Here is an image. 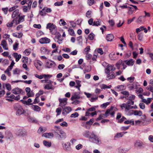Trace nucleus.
<instances>
[{
    "label": "nucleus",
    "instance_id": "nucleus-1",
    "mask_svg": "<svg viewBox=\"0 0 153 153\" xmlns=\"http://www.w3.org/2000/svg\"><path fill=\"white\" fill-rule=\"evenodd\" d=\"M46 28L49 29L52 34L56 35L55 38L56 39H57V37L56 36L57 34L56 27L53 24L49 23L47 25Z\"/></svg>",
    "mask_w": 153,
    "mask_h": 153
},
{
    "label": "nucleus",
    "instance_id": "nucleus-2",
    "mask_svg": "<svg viewBox=\"0 0 153 153\" xmlns=\"http://www.w3.org/2000/svg\"><path fill=\"white\" fill-rule=\"evenodd\" d=\"M92 136L93 138H91L90 141L98 145H100L101 144V140L93 132H92Z\"/></svg>",
    "mask_w": 153,
    "mask_h": 153
},
{
    "label": "nucleus",
    "instance_id": "nucleus-3",
    "mask_svg": "<svg viewBox=\"0 0 153 153\" xmlns=\"http://www.w3.org/2000/svg\"><path fill=\"white\" fill-rule=\"evenodd\" d=\"M128 105L126 106V104H122L120 105V106L122 108H125V111L126 114L127 115L130 116L132 114H134V111L133 110H130L131 108H128Z\"/></svg>",
    "mask_w": 153,
    "mask_h": 153
},
{
    "label": "nucleus",
    "instance_id": "nucleus-4",
    "mask_svg": "<svg viewBox=\"0 0 153 153\" xmlns=\"http://www.w3.org/2000/svg\"><path fill=\"white\" fill-rule=\"evenodd\" d=\"M114 108L113 106H111L110 108L107 110L105 113V117H108L109 114H110L112 117H114L115 114L114 111H112Z\"/></svg>",
    "mask_w": 153,
    "mask_h": 153
},
{
    "label": "nucleus",
    "instance_id": "nucleus-5",
    "mask_svg": "<svg viewBox=\"0 0 153 153\" xmlns=\"http://www.w3.org/2000/svg\"><path fill=\"white\" fill-rule=\"evenodd\" d=\"M60 128L58 126V131H59V134H58V138L60 139H64L66 138V134L65 132L64 131L59 130Z\"/></svg>",
    "mask_w": 153,
    "mask_h": 153
},
{
    "label": "nucleus",
    "instance_id": "nucleus-6",
    "mask_svg": "<svg viewBox=\"0 0 153 153\" xmlns=\"http://www.w3.org/2000/svg\"><path fill=\"white\" fill-rule=\"evenodd\" d=\"M62 114L64 116L68 114L72 111V108L70 106L65 107L62 108Z\"/></svg>",
    "mask_w": 153,
    "mask_h": 153
},
{
    "label": "nucleus",
    "instance_id": "nucleus-7",
    "mask_svg": "<svg viewBox=\"0 0 153 153\" xmlns=\"http://www.w3.org/2000/svg\"><path fill=\"white\" fill-rule=\"evenodd\" d=\"M92 132H90L88 130H85L82 133V135L85 138H88L90 140L92 137Z\"/></svg>",
    "mask_w": 153,
    "mask_h": 153
},
{
    "label": "nucleus",
    "instance_id": "nucleus-8",
    "mask_svg": "<svg viewBox=\"0 0 153 153\" xmlns=\"http://www.w3.org/2000/svg\"><path fill=\"white\" fill-rule=\"evenodd\" d=\"M67 99L66 98L59 99V106L62 107V108H63V107L66 105L67 103Z\"/></svg>",
    "mask_w": 153,
    "mask_h": 153
},
{
    "label": "nucleus",
    "instance_id": "nucleus-9",
    "mask_svg": "<svg viewBox=\"0 0 153 153\" xmlns=\"http://www.w3.org/2000/svg\"><path fill=\"white\" fill-rule=\"evenodd\" d=\"M134 146L136 147L141 148L144 147V144L141 141L137 140L135 142Z\"/></svg>",
    "mask_w": 153,
    "mask_h": 153
},
{
    "label": "nucleus",
    "instance_id": "nucleus-10",
    "mask_svg": "<svg viewBox=\"0 0 153 153\" xmlns=\"http://www.w3.org/2000/svg\"><path fill=\"white\" fill-rule=\"evenodd\" d=\"M16 114L19 116L23 113L24 110L22 107L20 105H17L16 108Z\"/></svg>",
    "mask_w": 153,
    "mask_h": 153
},
{
    "label": "nucleus",
    "instance_id": "nucleus-11",
    "mask_svg": "<svg viewBox=\"0 0 153 153\" xmlns=\"http://www.w3.org/2000/svg\"><path fill=\"white\" fill-rule=\"evenodd\" d=\"M115 69V68L114 65H108L106 68L105 73L106 74H108L111 71H114Z\"/></svg>",
    "mask_w": 153,
    "mask_h": 153
},
{
    "label": "nucleus",
    "instance_id": "nucleus-12",
    "mask_svg": "<svg viewBox=\"0 0 153 153\" xmlns=\"http://www.w3.org/2000/svg\"><path fill=\"white\" fill-rule=\"evenodd\" d=\"M62 146L64 150L66 151L70 150L71 149V144L69 142L63 143Z\"/></svg>",
    "mask_w": 153,
    "mask_h": 153
},
{
    "label": "nucleus",
    "instance_id": "nucleus-13",
    "mask_svg": "<svg viewBox=\"0 0 153 153\" xmlns=\"http://www.w3.org/2000/svg\"><path fill=\"white\" fill-rule=\"evenodd\" d=\"M39 42L42 44H47L50 43V40L47 37H44L40 39L39 40Z\"/></svg>",
    "mask_w": 153,
    "mask_h": 153
},
{
    "label": "nucleus",
    "instance_id": "nucleus-14",
    "mask_svg": "<svg viewBox=\"0 0 153 153\" xmlns=\"http://www.w3.org/2000/svg\"><path fill=\"white\" fill-rule=\"evenodd\" d=\"M19 10H15L13 12L12 17V18H14V19H18V17L20 15L19 14Z\"/></svg>",
    "mask_w": 153,
    "mask_h": 153
},
{
    "label": "nucleus",
    "instance_id": "nucleus-15",
    "mask_svg": "<svg viewBox=\"0 0 153 153\" xmlns=\"http://www.w3.org/2000/svg\"><path fill=\"white\" fill-rule=\"evenodd\" d=\"M12 93L15 94H19L22 92V90L18 88H15L12 90Z\"/></svg>",
    "mask_w": 153,
    "mask_h": 153
},
{
    "label": "nucleus",
    "instance_id": "nucleus-16",
    "mask_svg": "<svg viewBox=\"0 0 153 153\" xmlns=\"http://www.w3.org/2000/svg\"><path fill=\"white\" fill-rule=\"evenodd\" d=\"M1 45L2 46L3 48L5 50H8L7 44L6 41L5 40H3L1 42Z\"/></svg>",
    "mask_w": 153,
    "mask_h": 153
},
{
    "label": "nucleus",
    "instance_id": "nucleus-17",
    "mask_svg": "<svg viewBox=\"0 0 153 153\" xmlns=\"http://www.w3.org/2000/svg\"><path fill=\"white\" fill-rule=\"evenodd\" d=\"M57 53V50L56 48L52 51L51 54L53 58L56 60L57 59V56L56 55Z\"/></svg>",
    "mask_w": 153,
    "mask_h": 153
},
{
    "label": "nucleus",
    "instance_id": "nucleus-18",
    "mask_svg": "<svg viewBox=\"0 0 153 153\" xmlns=\"http://www.w3.org/2000/svg\"><path fill=\"white\" fill-rule=\"evenodd\" d=\"M25 17V16L24 15H23L21 16H20V15H19V16L18 17V18L19 19L17 21L16 19V21H15V22H16V24H19L21 22H23L24 21Z\"/></svg>",
    "mask_w": 153,
    "mask_h": 153
},
{
    "label": "nucleus",
    "instance_id": "nucleus-19",
    "mask_svg": "<svg viewBox=\"0 0 153 153\" xmlns=\"http://www.w3.org/2000/svg\"><path fill=\"white\" fill-rule=\"evenodd\" d=\"M55 65V63L54 62L49 61L46 63V66L47 68H50L53 67Z\"/></svg>",
    "mask_w": 153,
    "mask_h": 153
},
{
    "label": "nucleus",
    "instance_id": "nucleus-20",
    "mask_svg": "<svg viewBox=\"0 0 153 153\" xmlns=\"http://www.w3.org/2000/svg\"><path fill=\"white\" fill-rule=\"evenodd\" d=\"M17 134L19 136H24L26 135V132L25 131H24L22 129L18 130Z\"/></svg>",
    "mask_w": 153,
    "mask_h": 153
},
{
    "label": "nucleus",
    "instance_id": "nucleus-21",
    "mask_svg": "<svg viewBox=\"0 0 153 153\" xmlns=\"http://www.w3.org/2000/svg\"><path fill=\"white\" fill-rule=\"evenodd\" d=\"M53 134L52 133H46L43 134L42 135V137H45L46 138H52L53 137Z\"/></svg>",
    "mask_w": 153,
    "mask_h": 153
},
{
    "label": "nucleus",
    "instance_id": "nucleus-22",
    "mask_svg": "<svg viewBox=\"0 0 153 153\" xmlns=\"http://www.w3.org/2000/svg\"><path fill=\"white\" fill-rule=\"evenodd\" d=\"M114 38V36L113 34H108L106 35V39L108 41H111Z\"/></svg>",
    "mask_w": 153,
    "mask_h": 153
},
{
    "label": "nucleus",
    "instance_id": "nucleus-23",
    "mask_svg": "<svg viewBox=\"0 0 153 153\" xmlns=\"http://www.w3.org/2000/svg\"><path fill=\"white\" fill-rule=\"evenodd\" d=\"M125 62L128 66H132L134 63V61L132 59H130L128 61L126 60Z\"/></svg>",
    "mask_w": 153,
    "mask_h": 153
},
{
    "label": "nucleus",
    "instance_id": "nucleus-24",
    "mask_svg": "<svg viewBox=\"0 0 153 153\" xmlns=\"http://www.w3.org/2000/svg\"><path fill=\"white\" fill-rule=\"evenodd\" d=\"M12 68L13 67L11 65L9 66L6 70L4 71V72L7 74L8 76H10L11 73L10 72V71L11 70Z\"/></svg>",
    "mask_w": 153,
    "mask_h": 153
},
{
    "label": "nucleus",
    "instance_id": "nucleus-25",
    "mask_svg": "<svg viewBox=\"0 0 153 153\" xmlns=\"http://www.w3.org/2000/svg\"><path fill=\"white\" fill-rule=\"evenodd\" d=\"M136 83L135 82H134L132 84H130L128 85V87L131 90L133 89L136 88Z\"/></svg>",
    "mask_w": 153,
    "mask_h": 153
},
{
    "label": "nucleus",
    "instance_id": "nucleus-26",
    "mask_svg": "<svg viewBox=\"0 0 153 153\" xmlns=\"http://www.w3.org/2000/svg\"><path fill=\"white\" fill-rule=\"evenodd\" d=\"M41 53L43 54H48L49 51L45 47H43L41 48Z\"/></svg>",
    "mask_w": 153,
    "mask_h": 153
},
{
    "label": "nucleus",
    "instance_id": "nucleus-27",
    "mask_svg": "<svg viewBox=\"0 0 153 153\" xmlns=\"http://www.w3.org/2000/svg\"><path fill=\"white\" fill-rule=\"evenodd\" d=\"M13 56L16 58V62H18L21 57V55L20 54L18 55L17 53H13Z\"/></svg>",
    "mask_w": 153,
    "mask_h": 153
},
{
    "label": "nucleus",
    "instance_id": "nucleus-28",
    "mask_svg": "<svg viewBox=\"0 0 153 153\" xmlns=\"http://www.w3.org/2000/svg\"><path fill=\"white\" fill-rule=\"evenodd\" d=\"M134 114L135 116H141L142 115V112L140 111L134 110Z\"/></svg>",
    "mask_w": 153,
    "mask_h": 153
},
{
    "label": "nucleus",
    "instance_id": "nucleus-29",
    "mask_svg": "<svg viewBox=\"0 0 153 153\" xmlns=\"http://www.w3.org/2000/svg\"><path fill=\"white\" fill-rule=\"evenodd\" d=\"M80 98V97L78 95L77 93H75L71 97V99L72 100L76 99H79Z\"/></svg>",
    "mask_w": 153,
    "mask_h": 153
},
{
    "label": "nucleus",
    "instance_id": "nucleus-30",
    "mask_svg": "<svg viewBox=\"0 0 153 153\" xmlns=\"http://www.w3.org/2000/svg\"><path fill=\"white\" fill-rule=\"evenodd\" d=\"M107 74V77L109 79H113L115 77L114 73L113 72H110Z\"/></svg>",
    "mask_w": 153,
    "mask_h": 153
},
{
    "label": "nucleus",
    "instance_id": "nucleus-31",
    "mask_svg": "<svg viewBox=\"0 0 153 153\" xmlns=\"http://www.w3.org/2000/svg\"><path fill=\"white\" fill-rule=\"evenodd\" d=\"M152 99V98H148L147 100L144 99L142 100V101L146 104H148L150 103Z\"/></svg>",
    "mask_w": 153,
    "mask_h": 153
},
{
    "label": "nucleus",
    "instance_id": "nucleus-32",
    "mask_svg": "<svg viewBox=\"0 0 153 153\" xmlns=\"http://www.w3.org/2000/svg\"><path fill=\"white\" fill-rule=\"evenodd\" d=\"M100 87L102 89H105L106 88H110L111 87V85L107 86L105 85L102 84L100 85Z\"/></svg>",
    "mask_w": 153,
    "mask_h": 153
},
{
    "label": "nucleus",
    "instance_id": "nucleus-33",
    "mask_svg": "<svg viewBox=\"0 0 153 153\" xmlns=\"http://www.w3.org/2000/svg\"><path fill=\"white\" fill-rule=\"evenodd\" d=\"M97 21H95L94 22L93 26H98L101 25V20L97 19Z\"/></svg>",
    "mask_w": 153,
    "mask_h": 153
},
{
    "label": "nucleus",
    "instance_id": "nucleus-34",
    "mask_svg": "<svg viewBox=\"0 0 153 153\" xmlns=\"http://www.w3.org/2000/svg\"><path fill=\"white\" fill-rule=\"evenodd\" d=\"M32 108L34 110L36 111H39L40 110V108L38 105H33Z\"/></svg>",
    "mask_w": 153,
    "mask_h": 153
},
{
    "label": "nucleus",
    "instance_id": "nucleus-35",
    "mask_svg": "<svg viewBox=\"0 0 153 153\" xmlns=\"http://www.w3.org/2000/svg\"><path fill=\"white\" fill-rule=\"evenodd\" d=\"M123 136V133H117L114 136V138H119L122 137Z\"/></svg>",
    "mask_w": 153,
    "mask_h": 153
},
{
    "label": "nucleus",
    "instance_id": "nucleus-36",
    "mask_svg": "<svg viewBox=\"0 0 153 153\" xmlns=\"http://www.w3.org/2000/svg\"><path fill=\"white\" fill-rule=\"evenodd\" d=\"M15 21H16V19H14L11 22H8L7 24V26L8 27H11L13 25V24L15 22Z\"/></svg>",
    "mask_w": 153,
    "mask_h": 153
},
{
    "label": "nucleus",
    "instance_id": "nucleus-37",
    "mask_svg": "<svg viewBox=\"0 0 153 153\" xmlns=\"http://www.w3.org/2000/svg\"><path fill=\"white\" fill-rule=\"evenodd\" d=\"M43 144L45 146L48 147H50L51 146V142L47 141L46 140H44L43 141Z\"/></svg>",
    "mask_w": 153,
    "mask_h": 153
},
{
    "label": "nucleus",
    "instance_id": "nucleus-38",
    "mask_svg": "<svg viewBox=\"0 0 153 153\" xmlns=\"http://www.w3.org/2000/svg\"><path fill=\"white\" fill-rule=\"evenodd\" d=\"M13 35L14 37H17L18 38H21L22 37L23 34L22 33H19L17 34L13 33Z\"/></svg>",
    "mask_w": 153,
    "mask_h": 153
},
{
    "label": "nucleus",
    "instance_id": "nucleus-39",
    "mask_svg": "<svg viewBox=\"0 0 153 153\" xmlns=\"http://www.w3.org/2000/svg\"><path fill=\"white\" fill-rule=\"evenodd\" d=\"M122 61L121 59L119 60L116 63V66L118 69H120V65H122Z\"/></svg>",
    "mask_w": 153,
    "mask_h": 153
},
{
    "label": "nucleus",
    "instance_id": "nucleus-40",
    "mask_svg": "<svg viewBox=\"0 0 153 153\" xmlns=\"http://www.w3.org/2000/svg\"><path fill=\"white\" fill-rule=\"evenodd\" d=\"M76 82L77 85L75 87L76 88H78L79 90H80V87L81 86V84H80L81 81L79 80H76Z\"/></svg>",
    "mask_w": 153,
    "mask_h": 153
},
{
    "label": "nucleus",
    "instance_id": "nucleus-41",
    "mask_svg": "<svg viewBox=\"0 0 153 153\" xmlns=\"http://www.w3.org/2000/svg\"><path fill=\"white\" fill-rule=\"evenodd\" d=\"M128 101L126 103H123L126 104V106L131 105H133L134 104V101L131 100H128Z\"/></svg>",
    "mask_w": 153,
    "mask_h": 153
},
{
    "label": "nucleus",
    "instance_id": "nucleus-42",
    "mask_svg": "<svg viewBox=\"0 0 153 153\" xmlns=\"http://www.w3.org/2000/svg\"><path fill=\"white\" fill-rule=\"evenodd\" d=\"M68 31L70 34L72 36H74L75 35V33L73 30L71 28V27H69L68 30Z\"/></svg>",
    "mask_w": 153,
    "mask_h": 153
},
{
    "label": "nucleus",
    "instance_id": "nucleus-43",
    "mask_svg": "<svg viewBox=\"0 0 153 153\" xmlns=\"http://www.w3.org/2000/svg\"><path fill=\"white\" fill-rule=\"evenodd\" d=\"M44 88L48 90L51 89H52V86L51 84H48L45 86Z\"/></svg>",
    "mask_w": 153,
    "mask_h": 153
},
{
    "label": "nucleus",
    "instance_id": "nucleus-44",
    "mask_svg": "<svg viewBox=\"0 0 153 153\" xmlns=\"http://www.w3.org/2000/svg\"><path fill=\"white\" fill-rule=\"evenodd\" d=\"M124 123L125 124H126L132 123V124L134 125V121L133 119H132L131 120H127V121H125Z\"/></svg>",
    "mask_w": 153,
    "mask_h": 153
},
{
    "label": "nucleus",
    "instance_id": "nucleus-45",
    "mask_svg": "<svg viewBox=\"0 0 153 153\" xmlns=\"http://www.w3.org/2000/svg\"><path fill=\"white\" fill-rule=\"evenodd\" d=\"M59 36H61L60 34L58 32V43L59 44H61L62 43V41L63 40V39L60 37Z\"/></svg>",
    "mask_w": 153,
    "mask_h": 153
},
{
    "label": "nucleus",
    "instance_id": "nucleus-46",
    "mask_svg": "<svg viewBox=\"0 0 153 153\" xmlns=\"http://www.w3.org/2000/svg\"><path fill=\"white\" fill-rule=\"evenodd\" d=\"M28 120L29 121L32 122L34 123H37V120L35 118L33 117H29L28 118Z\"/></svg>",
    "mask_w": 153,
    "mask_h": 153
},
{
    "label": "nucleus",
    "instance_id": "nucleus-47",
    "mask_svg": "<svg viewBox=\"0 0 153 153\" xmlns=\"http://www.w3.org/2000/svg\"><path fill=\"white\" fill-rule=\"evenodd\" d=\"M59 24L60 25L64 26L67 24L66 23L63 19H61L59 22Z\"/></svg>",
    "mask_w": 153,
    "mask_h": 153
},
{
    "label": "nucleus",
    "instance_id": "nucleus-48",
    "mask_svg": "<svg viewBox=\"0 0 153 153\" xmlns=\"http://www.w3.org/2000/svg\"><path fill=\"white\" fill-rule=\"evenodd\" d=\"M90 50V47L89 46H87L84 50V53L85 54L87 53H88V51Z\"/></svg>",
    "mask_w": 153,
    "mask_h": 153
},
{
    "label": "nucleus",
    "instance_id": "nucleus-49",
    "mask_svg": "<svg viewBox=\"0 0 153 153\" xmlns=\"http://www.w3.org/2000/svg\"><path fill=\"white\" fill-rule=\"evenodd\" d=\"M121 93L126 96V98L127 99L126 97H128L129 95V93L128 91H122L121 92Z\"/></svg>",
    "mask_w": 153,
    "mask_h": 153
},
{
    "label": "nucleus",
    "instance_id": "nucleus-50",
    "mask_svg": "<svg viewBox=\"0 0 153 153\" xmlns=\"http://www.w3.org/2000/svg\"><path fill=\"white\" fill-rule=\"evenodd\" d=\"M83 147V146L82 144H79L77 145L75 147V148L76 149L78 150H80V149H82Z\"/></svg>",
    "mask_w": 153,
    "mask_h": 153
},
{
    "label": "nucleus",
    "instance_id": "nucleus-51",
    "mask_svg": "<svg viewBox=\"0 0 153 153\" xmlns=\"http://www.w3.org/2000/svg\"><path fill=\"white\" fill-rule=\"evenodd\" d=\"M94 34L93 33H91L89 34L88 38L90 40H92L94 39Z\"/></svg>",
    "mask_w": 153,
    "mask_h": 153
},
{
    "label": "nucleus",
    "instance_id": "nucleus-52",
    "mask_svg": "<svg viewBox=\"0 0 153 153\" xmlns=\"http://www.w3.org/2000/svg\"><path fill=\"white\" fill-rule=\"evenodd\" d=\"M79 116V114L77 112H75L71 114L70 117L71 118H75Z\"/></svg>",
    "mask_w": 153,
    "mask_h": 153
},
{
    "label": "nucleus",
    "instance_id": "nucleus-53",
    "mask_svg": "<svg viewBox=\"0 0 153 153\" xmlns=\"http://www.w3.org/2000/svg\"><path fill=\"white\" fill-rule=\"evenodd\" d=\"M59 125L62 127H67L68 125L67 123L65 121L59 123Z\"/></svg>",
    "mask_w": 153,
    "mask_h": 153
},
{
    "label": "nucleus",
    "instance_id": "nucleus-54",
    "mask_svg": "<svg viewBox=\"0 0 153 153\" xmlns=\"http://www.w3.org/2000/svg\"><path fill=\"white\" fill-rule=\"evenodd\" d=\"M34 93L33 91H31L29 92L28 94H27L28 97H32L34 95Z\"/></svg>",
    "mask_w": 153,
    "mask_h": 153
},
{
    "label": "nucleus",
    "instance_id": "nucleus-55",
    "mask_svg": "<svg viewBox=\"0 0 153 153\" xmlns=\"http://www.w3.org/2000/svg\"><path fill=\"white\" fill-rule=\"evenodd\" d=\"M88 5L90 6L92 5L94 3V0H88Z\"/></svg>",
    "mask_w": 153,
    "mask_h": 153
},
{
    "label": "nucleus",
    "instance_id": "nucleus-56",
    "mask_svg": "<svg viewBox=\"0 0 153 153\" xmlns=\"http://www.w3.org/2000/svg\"><path fill=\"white\" fill-rule=\"evenodd\" d=\"M91 11H88L86 13V16L88 18H90L91 17Z\"/></svg>",
    "mask_w": 153,
    "mask_h": 153
},
{
    "label": "nucleus",
    "instance_id": "nucleus-57",
    "mask_svg": "<svg viewBox=\"0 0 153 153\" xmlns=\"http://www.w3.org/2000/svg\"><path fill=\"white\" fill-rule=\"evenodd\" d=\"M109 102H107L106 103H103L101 105V107L103 108H105L107 105H109Z\"/></svg>",
    "mask_w": 153,
    "mask_h": 153
},
{
    "label": "nucleus",
    "instance_id": "nucleus-58",
    "mask_svg": "<svg viewBox=\"0 0 153 153\" xmlns=\"http://www.w3.org/2000/svg\"><path fill=\"white\" fill-rule=\"evenodd\" d=\"M134 77L133 76L128 77L127 78V80L129 81L130 83H132L134 81Z\"/></svg>",
    "mask_w": 153,
    "mask_h": 153
},
{
    "label": "nucleus",
    "instance_id": "nucleus-59",
    "mask_svg": "<svg viewBox=\"0 0 153 153\" xmlns=\"http://www.w3.org/2000/svg\"><path fill=\"white\" fill-rule=\"evenodd\" d=\"M86 54L85 57L87 60H89L92 57V55L90 53H86Z\"/></svg>",
    "mask_w": 153,
    "mask_h": 153
},
{
    "label": "nucleus",
    "instance_id": "nucleus-60",
    "mask_svg": "<svg viewBox=\"0 0 153 153\" xmlns=\"http://www.w3.org/2000/svg\"><path fill=\"white\" fill-rule=\"evenodd\" d=\"M139 106L140 108L142 109H145V104L143 103H140L139 104Z\"/></svg>",
    "mask_w": 153,
    "mask_h": 153
},
{
    "label": "nucleus",
    "instance_id": "nucleus-61",
    "mask_svg": "<svg viewBox=\"0 0 153 153\" xmlns=\"http://www.w3.org/2000/svg\"><path fill=\"white\" fill-rule=\"evenodd\" d=\"M135 98V96L134 95H131L128 97L126 99L127 100H132Z\"/></svg>",
    "mask_w": 153,
    "mask_h": 153
},
{
    "label": "nucleus",
    "instance_id": "nucleus-62",
    "mask_svg": "<svg viewBox=\"0 0 153 153\" xmlns=\"http://www.w3.org/2000/svg\"><path fill=\"white\" fill-rule=\"evenodd\" d=\"M18 7V6H14L9 9V11L11 12L13 11L14 10H15L16 8Z\"/></svg>",
    "mask_w": 153,
    "mask_h": 153
},
{
    "label": "nucleus",
    "instance_id": "nucleus-63",
    "mask_svg": "<svg viewBox=\"0 0 153 153\" xmlns=\"http://www.w3.org/2000/svg\"><path fill=\"white\" fill-rule=\"evenodd\" d=\"M143 90L141 88H140L138 89H137V90H136V92L137 94L141 93L142 92H143Z\"/></svg>",
    "mask_w": 153,
    "mask_h": 153
},
{
    "label": "nucleus",
    "instance_id": "nucleus-64",
    "mask_svg": "<svg viewBox=\"0 0 153 153\" xmlns=\"http://www.w3.org/2000/svg\"><path fill=\"white\" fill-rule=\"evenodd\" d=\"M8 91L11 90V87L10 85L9 84L7 83L5 85Z\"/></svg>",
    "mask_w": 153,
    "mask_h": 153
}]
</instances>
